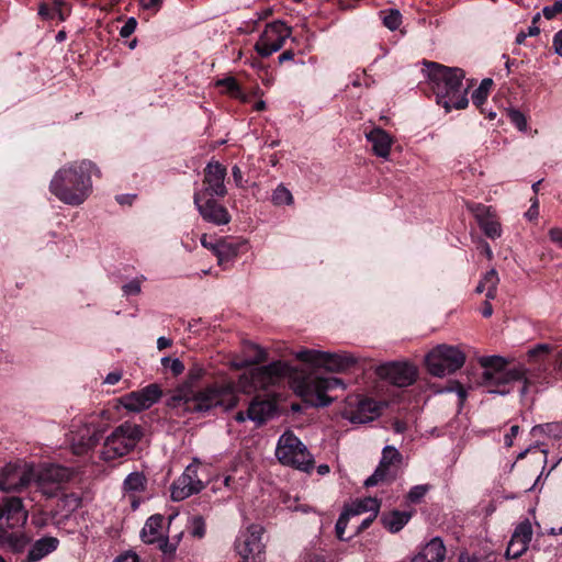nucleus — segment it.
<instances>
[{
  "mask_svg": "<svg viewBox=\"0 0 562 562\" xmlns=\"http://www.w3.org/2000/svg\"><path fill=\"white\" fill-rule=\"evenodd\" d=\"M238 395L233 382L211 384L200 391L183 384L168 398L167 405L189 413H207L215 407L228 411L237 405Z\"/></svg>",
  "mask_w": 562,
  "mask_h": 562,
  "instance_id": "obj_1",
  "label": "nucleus"
},
{
  "mask_svg": "<svg viewBox=\"0 0 562 562\" xmlns=\"http://www.w3.org/2000/svg\"><path fill=\"white\" fill-rule=\"evenodd\" d=\"M94 165L82 160L58 169L49 183V191L59 201L71 206L82 204L92 191L91 175Z\"/></svg>",
  "mask_w": 562,
  "mask_h": 562,
  "instance_id": "obj_2",
  "label": "nucleus"
},
{
  "mask_svg": "<svg viewBox=\"0 0 562 562\" xmlns=\"http://www.w3.org/2000/svg\"><path fill=\"white\" fill-rule=\"evenodd\" d=\"M426 72L431 83L437 103L445 108L462 110L469 104L468 88L463 85L464 71L458 67H447L437 63H427Z\"/></svg>",
  "mask_w": 562,
  "mask_h": 562,
  "instance_id": "obj_3",
  "label": "nucleus"
},
{
  "mask_svg": "<svg viewBox=\"0 0 562 562\" xmlns=\"http://www.w3.org/2000/svg\"><path fill=\"white\" fill-rule=\"evenodd\" d=\"M479 362L484 368L481 383L488 387L490 393L506 395L512 391L510 385L517 381H524L521 395L527 393L526 370L522 367L506 369V360L499 356L482 357Z\"/></svg>",
  "mask_w": 562,
  "mask_h": 562,
  "instance_id": "obj_4",
  "label": "nucleus"
},
{
  "mask_svg": "<svg viewBox=\"0 0 562 562\" xmlns=\"http://www.w3.org/2000/svg\"><path fill=\"white\" fill-rule=\"evenodd\" d=\"M33 474L32 486L34 491L30 492L29 499L40 504L41 498L58 497L64 483L71 479L72 471L59 464L44 463L37 467L33 464Z\"/></svg>",
  "mask_w": 562,
  "mask_h": 562,
  "instance_id": "obj_5",
  "label": "nucleus"
},
{
  "mask_svg": "<svg viewBox=\"0 0 562 562\" xmlns=\"http://www.w3.org/2000/svg\"><path fill=\"white\" fill-rule=\"evenodd\" d=\"M143 436L142 426L124 422L115 427L104 439L100 450V458L105 462H110L127 456L135 449Z\"/></svg>",
  "mask_w": 562,
  "mask_h": 562,
  "instance_id": "obj_6",
  "label": "nucleus"
},
{
  "mask_svg": "<svg viewBox=\"0 0 562 562\" xmlns=\"http://www.w3.org/2000/svg\"><path fill=\"white\" fill-rule=\"evenodd\" d=\"M293 387L304 402L316 407H325L333 402L327 392L338 387L344 389L345 383L341 379L335 376L308 374L296 381Z\"/></svg>",
  "mask_w": 562,
  "mask_h": 562,
  "instance_id": "obj_7",
  "label": "nucleus"
},
{
  "mask_svg": "<svg viewBox=\"0 0 562 562\" xmlns=\"http://www.w3.org/2000/svg\"><path fill=\"white\" fill-rule=\"evenodd\" d=\"M276 457L282 464L301 471L308 472L314 467V459L307 447L291 430L280 436Z\"/></svg>",
  "mask_w": 562,
  "mask_h": 562,
  "instance_id": "obj_8",
  "label": "nucleus"
},
{
  "mask_svg": "<svg viewBox=\"0 0 562 562\" xmlns=\"http://www.w3.org/2000/svg\"><path fill=\"white\" fill-rule=\"evenodd\" d=\"M465 355L457 347L439 345L426 356V366L430 374L442 378L463 367Z\"/></svg>",
  "mask_w": 562,
  "mask_h": 562,
  "instance_id": "obj_9",
  "label": "nucleus"
},
{
  "mask_svg": "<svg viewBox=\"0 0 562 562\" xmlns=\"http://www.w3.org/2000/svg\"><path fill=\"white\" fill-rule=\"evenodd\" d=\"M302 362L323 367L331 372H344L356 364L357 358L348 352H326L315 349H302L295 352Z\"/></svg>",
  "mask_w": 562,
  "mask_h": 562,
  "instance_id": "obj_10",
  "label": "nucleus"
},
{
  "mask_svg": "<svg viewBox=\"0 0 562 562\" xmlns=\"http://www.w3.org/2000/svg\"><path fill=\"white\" fill-rule=\"evenodd\" d=\"M263 527L252 524L240 530L235 541V549L241 562H263L265 544L262 543Z\"/></svg>",
  "mask_w": 562,
  "mask_h": 562,
  "instance_id": "obj_11",
  "label": "nucleus"
},
{
  "mask_svg": "<svg viewBox=\"0 0 562 562\" xmlns=\"http://www.w3.org/2000/svg\"><path fill=\"white\" fill-rule=\"evenodd\" d=\"M33 463L25 461L10 462L0 471V490L3 492H22L32 486Z\"/></svg>",
  "mask_w": 562,
  "mask_h": 562,
  "instance_id": "obj_12",
  "label": "nucleus"
},
{
  "mask_svg": "<svg viewBox=\"0 0 562 562\" xmlns=\"http://www.w3.org/2000/svg\"><path fill=\"white\" fill-rule=\"evenodd\" d=\"M403 457L393 446H385L382 450V457L375 471L364 481V486L372 487L380 483L392 482L395 480Z\"/></svg>",
  "mask_w": 562,
  "mask_h": 562,
  "instance_id": "obj_13",
  "label": "nucleus"
},
{
  "mask_svg": "<svg viewBox=\"0 0 562 562\" xmlns=\"http://www.w3.org/2000/svg\"><path fill=\"white\" fill-rule=\"evenodd\" d=\"M290 35L291 30L283 22L269 23L257 41L255 49L261 57H269L283 47Z\"/></svg>",
  "mask_w": 562,
  "mask_h": 562,
  "instance_id": "obj_14",
  "label": "nucleus"
},
{
  "mask_svg": "<svg viewBox=\"0 0 562 562\" xmlns=\"http://www.w3.org/2000/svg\"><path fill=\"white\" fill-rule=\"evenodd\" d=\"M203 172V188L194 193H202V195L206 198H224L227 194L225 186L227 175L226 167L217 160H211L205 166Z\"/></svg>",
  "mask_w": 562,
  "mask_h": 562,
  "instance_id": "obj_15",
  "label": "nucleus"
},
{
  "mask_svg": "<svg viewBox=\"0 0 562 562\" xmlns=\"http://www.w3.org/2000/svg\"><path fill=\"white\" fill-rule=\"evenodd\" d=\"M29 513L23 501L16 496L3 497L0 502V529L23 527Z\"/></svg>",
  "mask_w": 562,
  "mask_h": 562,
  "instance_id": "obj_16",
  "label": "nucleus"
},
{
  "mask_svg": "<svg viewBox=\"0 0 562 562\" xmlns=\"http://www.w3.org/2000/svg\"><path fill=\"white\" fill-rule=\"evenodd\" d=\"M162 395V391L158 384H149L139 391L131 392L120 398L121 405L134 413L148 409L156 404Z\"/></svg>",
  "mask_w": 562,
  "mask_h": 562,
  "instance_id": "obj_17",
  "label": "nucleus"
},
{
  "mask_svg": "<svg viewBox=\"0 0 562 562\" xmlns=\"http://www.w3.org/2000/svg\"><path fill=\"white\" fill-rule=\"evenodd\" d=\"M376 372L380 378L398 387L409 386L417 379V368L409 362L385 363L380 366Z\"/></svg>",
  "mask_w": 562,
  "mask_h": 562,
  "instance_id": "obj_18",
  "label": "nucleus"
},
{
  "mask_svg": "<svg viewBox=\"0 0 562 562\" xmlns=\"http://www.w3.org/2000/svg\"><path fill=\"white\" fill-rule=\"evenodd\" d=\"M193 202L201 217L216 226L226 225L231 222V215L227 209L217 203L214 198L203 196L202 193L193 194Z\"/></svg>",
  "mask_w": 562,
  "mask_h": 562,
  "instance_id": "obj_19",
  "label": "nucleus"
},
{
  "mask_svg": "<svg viewBox=\"0 0 562 562\" xmlns=\"http://www.w3.org/2000/svg\"><path fill=\"white\" fill-rule=\"evenodd\" d=\"M344 416L352 424H366L379 416V405L371 398L350 397Z\"/></svg>",
  "mask_w": 562,
  "mask_h": 562,
  "instance_id": "obj_20",
  "label": "nucleus"
},
{
  "mask_svg": "<svg viewBox=\"0 0 562 562\" xmlns=\"http://www.w3.org/2000/svg\"><path fill=\"white\" fill-rule=\"evenodd\" d=\"M203 488V482L198 476V465L189 464L180 477L171 486L173 501H182L199 493Z\"/></svg>",
  "mask_w": 562,
  "mask_h": 562,
  "instance_id": "obj_21",
  "label": "nucleus"
},
{
  "mask_svg": "<svg viewBox=\"0 0 562 562\" xmlns=\"http://www.w3.org/2000/svg\"><path fill=\"white\" fill-rule=\"evenodd\" d=\"M532 538V527L528 519L518 524L508 542L506 555L507 558L517 559L521 557L529 547Z\"/></svg>",
  "mask_w": 562,
  "mask_h": 562,
  "instance_id": "obj_22",
  "label": "nucleus"
},
{
  "mask_svg": "<svg viewBox=\"0 0 562 562\" xmlns=\"http://www.w3.org/2000/svg\"><path fill=\"white\" fill-rule=\"evenodd\" d=\"M292 367L284 361H273L267 366L260 367L254 373L255 383H259L262 387L277 383L280 379L292 373Z\"/></svg>",
  "mask_w": 562,
  "mask_h": 562,
  "instance_id": "obj_23",
  "label": "nucleus"
},
{
  "mask_svg": "<svg viewBox=\"0 0 562 562\" xmlns=\"http://www.w3.org/2000/svg\"><path fill=\"white\" fill-rule=\"evenodd\" d=\"M276 404L269 400L255 398L250 402L247 409V417L257 426H261L276 413Z\"/></svg>",
  "mask_w": 562,
  "mask_h": 562,
  "instance_id": "obj_24",
  "label": "nucleus"
},
{
  "mask_svg": "<svg viewBox=\"0 0 562 562\" xmlns=\"http://www.w3.org/2000/svg\"><path fill=\"white\" fill-rule=\"evenodd\" d=\"M446 558V547L443 541L436 537L416 554L411 562H443Z\"/></svg>",
  "mask_w": 562,
  "mask_h": 562,
  "instance_id": "obj_25",
  "label": "nucleus"
},
{
  "mask_svg": "<svg viewBox=\"0 0 562 562\" xmlns=\"http://www.w3.org/2000/svg\"><path fill=\"white\" fill-rule=\"evenodd\" d=\"M94 429L83 426L70 438L71 449L75 454H83L97 443Z\"/></svg>",
  "mask_w": 562,
  "mask_h": 562,
  "instance_id": "obj_26",
  "label": "nucleus"
},
{
  "mask_svg": "<svg viewBox=\"0 0 562 562\" xmlns=\"http://www.w3.org/2000/svg\"><path fill=\"white\" fill-rule=\"evenodd\" d=\"M59 546V540L55 537H43L36 540L30 548L26 557L27 562H37L52 552Z\"/></svg>",
  "mask_w": 562,
  "mask_h": 562,
  "instance_id": "obj_27",
  "label": "nucleus"
},
{
  "mask_svg": "<svg viewBox=\"0 0 562 562\" xmlns=\"http://www.w3.org/2000/svg\"><path fill=\"white\" fill-rule=\"evenodd\" d=\"M367 139L372 144L373 153L384 159L390 156L392 137L382 128H373L367 134Z\"/></svg>",
  "mask_w": 562,
  "mask_h": 562,
  "instance_id": "obj_28",
  "label": "nucleus"
},
{
  "mask_svg": "<svg viewBox=\"0 0 562 562\" xmlns=\"http://www.w3.org/2000/svg\"><path fill=\"white\" fill-rule=\"evenodd\" d=\"M162 524H164V517L161 515H153L150 516L142 531H140V538L145 543L153 544L156 543L162 535Z\"/></svg>",
  "mask_w": 562,
  "mask_h": 562,
  "instance_id": "obj_29",
  "label": "nucleus"
},
{
  "mask_svg": "<svg viewBox=\"0 0 562 562\" xmlns=\"http://www.w3.org/2000/svg\"><path fill=\"white\" fill-rule=\"evenodd\" d=\"M29 542V537L23 532L9 531V528L0 529V547H5L13 552H21Z\"/></svg>",
  "mask_w": 562,
  "mask_h": 562,
  "instance_id": "obj_30",
  "label": "nucleus"
},
{
  "mask_svg": "<svg viewBox=\"0 0 562 562\" xmlns=\"http://www.w3.org/2000/svg\"><path fill=\"white\" fill-rule=\"evenodd\" d=\"M345 509L353 516H358L364 513H375L378 514L380 510V502L373 497H366L362 499H357L352 502L350 505L345 506Z\"/></svg>",
  "mask_w": 562,
  "mask_h": 562,
  "instance_id": "obj_31",
  "label": "nucleus"
},
{
  "mask_svg": "<svg viewBox=\"0 0 562 562\" xmlns=\"http://www.w3.org/2000/svg\"><path fill=\"white\" fill-rule=\"evenodd\" d=\"M411 519V514L406 512L393 510L382 516V524L391 532L400 531Z\"/></svg>",
  "mask_w": 562,
  "mask_h": 562,
  "instance_id": "obj_32",
  "label": "nucleus"
},
{
  "mask_svg": "<svg viewBox=\"0 0 562 562\" xmlns=\"http://www.w3.org/2000/svg\"><path fill=\"white\" fill-rule=\"evenodd\" d=\"M239 246L234 243H220L213 247L220 266L232 261L238 255Z\"/></svg>",
  "mask_w": 562,
  "mask_h": 562,
  "instance_id": "obj_33",
  "label": "nucleus"
},
{
  "mask_svg": "<svg viewBox=\"0 0 562 562\" xmlns=\"http://www.w3.org/2000/svg\"><path fill=\"white\" fill-rule=\"evenodd\" d=\"M146 483H147V480H146V476L143 472H138V471H135V472H132L130 473L124 482H123V490L125 492H142L145 490L146 487Z\"/></svg>",
  "mask_w": 562,
  "mask_h": 562,
  "instance_id": "obj_34",
  "label": "nucleus"
},
{
  "mask_svg": "<svg viewBox=\"0 0 562 562\" xmlns=\"http://www.w3.org/2000/svg\"><path fill=\"white\" fill-rule=\"evenodd\" d=\"M493 86V80L491 78H485L481 81L479 88H476L472 93V101L476 106H482L486 101L491 88Z\"/></svg>",
  "mask_w": 562,
  "mask_h": 562,
  "instance_id": "obj_35",
  "label": "nucleus"
},
{
  "mask_svg": "<svg viewBox=\"0 0 562 562\" xmlns=\"http://www.w3.org/2000/svg\"><path fill=\"white\" fill-rule=\"evenodd\" d=\"M481 280L486 286V299L494 300L496 297L497 285L499 283L497 271L495 269H491Z\"/></svg>",
  "mask_w": 562,
  "mask_h": 562,
  "instance_id": "obj_36",
  "label": "nucleus"
},
{
  "mask_svg": "<svg viewBox=\"0 0 562 562\" xmlns=\"http://www.w3.org/2000/svg\"><path fill=\"white\" fill-rule=\"evenodd\" d=\"M552 351V346L549 344H538L528 350V360L530 362L540 363L544 361Z\"/></svg>",
  "mask_w": 562,
  "mask_h": 562,
  "instance_id": "obj_37",
  "label": "nucleus"
},
{
  "mask_svg": "<svg viewBox=\"0 0 562 562\" xmlns=\"http://www.w3.org/2000/svg\"><path fill=\"white\" fill-rule=\"evenodd\" d=\"M271 201L274 205H291L293 204V195L291 191L280 183L273 191Z\"/></svg>",
  "mask_w": 562,
  "mask_h": 562,
  "instance_id": "obj_38",
  "label": "nucleus"
},
{
  "mask_svg": "<svg viewBox=\"0 0 562 562\" xmlns=\"http://www.w3.org/2000/svg\"><path fill=\"white\" fill-rule=\"evenodd\" d=\"M217 87H223L225 92L236 99H244L241 89L234 77H226L216 81Z\"/></svg>",
  "mask_w": 562,
  "mask_h": 562,
  "instance_id": "obj_39",
  "label": "nucleus"
},
{
  "mask_svg": "<svg viewBox=\"0 0 562 562\" xmlns=\"http://www.w3.org/2000/svg\"><path fill=\"white\" fill-rule=\"evenodd\" d=\"M479 226L484 232V234L492 239L498 238L502 235L499 223L495 221L492 216L486 218Z\"/></svg>",
  "mask_w": 562,
  "mask_h": 562,
  "instance_id": "obj_40",
  "label": "nucleus"
},
{
  "mask_svg": "<svg viewBox=\"0 0 562 562\" xmlns=\"http://www.w3.org/2000/svg\"><path fill=\"white\" fill-rule=\"evenodd\" d=\"M402 23V14L398 10L390 9L384 12L383 24L391 31H395Z\"/></svg>",
  "mask_w": 562,
  "mask_h": 562,
  "instance_id": "obj_41",
  "label": "nucleus"
},
{
  "mask_svg": "<svg viewBox=\"0 0 562 562\" xmlns=\"http://www.w3.org/2000/svg\"><path fill=\"white\" fill-rule=\"evenodd\" d=\"M507 115L513 125H515L520 132H526L528 123L525 114L516 109H509Z\"/></svg>",
  "mask_w": 562,
  "mask_h": 562,
  "instance_id": "obj_42",
  "label": "nucleus"
},
{
  "mask_svg": "<svg viewBox=\"0 0 562 562\" xmlns=\"http://www.w3.org/2000/svg\"><path fill=\"white\" fill-rule=\"evenodd\" d=\"M164 368L169 369L175 375H179L183 372L184 366L178 358L164 357L161 359Z\"/></svg>",
  "mask_w": 562,
  "mask_h": 562,
  "instance_id": "obj_43",
  "label": "nucleus"
},
{
  "mask_svg": "<svg viewBox=\"0 0 562 562\" xmlns=\"http://www.w3.org/2000/svg\"><path fill=\"white\" fill-rule=\"evenodd\" d=\"M350 517H351V515L344 508L342 513L340 514L339 518L337 519L335 529H336L337 538L340 540H346L345 530L347 528Z\"/></svg>",
  "mask_w": 562,
  "mask_h": 562,
  "instance_id": "obj_44",
  "label": "nucleus"
},
{
  "mask_svg": "<svg viewBox=\"0 0 562 562\" xmlns=\"http://www.w3.org/2000/svg\"><path fill=\"white\" fill-rule=\"evenodd\" d=\"M190 533L195 538H203L205 535V521L201 516H195L191 520Z\"/></svg>",
  "mask_w": 562,
  "mask_h": 562,
  "instance_id": "obj_45",
  "label": "nucleus"
},
{
  "mask_svg": "<svg viewBox=\"0 0 562 562\" xmlns=\"http://www.w3.org/2000/svg\"><path fill=\"white\" fill-rule=\"evenodd\" d=\"M429 486L427 484L424 485H415L413 486L407 495V498L412 503H418L428 492Z\"/></svg>",
  "mask_w": 562,
  "mask_h": 562,
  "instance_id": "obj_46",
  "label": "nucleus"
},
{
  "mask_svg": "<svg viewBox=\"0 0 562 562\" xmlns=\"http://www.w3.org/2000/svg\"><path fill=\"white\" fill-rule=\"evenodd\" d=\"M140 290H142V280L138 278H135V279L128 281L127 283H125L122 286V291H123L124 295H126V296L137 295L140 293Z\"/></svg>",
  "mask_w": 562,
  "mask_h": 562,
  "instance_id": "obj_47",
  "label": "nucleus"
},
{
  "mask_svg": "<svg viewBox=\"0 0 562 562\" xmlns=\"http://www.w3.org/2000/svg\"><path fill=\"white\" fill-rule=\"evenodd\" d=\"M469 209L474 214L479 225L491 216L490 209L483 204H473Z\"/></svg>",
  "mask_w": 562,
  "mask_h": 562,
  "instance_id": "obj_48",
  "label": "nucleus"
},
{
  "mask_svg": "<svg viewBox=\"0 0 562 562\" xmlns=\"http://www.w3.org/2000/svg\"><path fill=\"white\" fill-rule=\"evenodd\" d=\"M562 13V0H557L553 4L542 9V14L547 20H552Z\"/></svg>",
  "mask_w": 562,
  "mask_h": 562,
  "instance_id": "obj_49",
  "label": "nucleus"
},
{
  "mask_svg": "<svg viewBox=\"0 0 562 562\" xmlns=\"http://www.w3.org/2000/svg\"><path fill=\"white\" fill-rule=\"evenodd\" d=\"M250 348L254 349L255 355L251 357V359L244 361L245 366L260 363L266 360L267 355L262 348H260L256 345H251Z\"/></svg>",
  "mask_w": 562,
  "mask_h": 562,
  "instance_id": "obj_50",
  "label": "nucleus"
},
{
  "mask_svg": "<svg viewBox=\"0 0 562 562\" xmlns=\"http://www.w3.org/2000/svg\"><path fill=\"white\" fill-rule=\"evenodd\" d=\"M66 5L65 0H54L53 14H57L60 21H64L69 15V10L65 9Z\"/></svg>",
  "mask_w": 562,
  "mask_h": 562,
  "instance_id": "obj_51",
  "label": "nucleus"
},
{
  "mask_svg": "<svg viewBox=\"0 0 562 562\" xmlns=\"http://www.w3.org/2000/svg\"><path fill=\"white\" fill-rule=\"evenodd\" d=\"M137 21L135 18H128L120 30V35L123 38L130 37L136 30Z\"/></svg>",
  "mask_w": 562,
  "mask_h": 562,
  "instance_id": "obj_52",
  "label": "nucleus"
},
{
  "mask_svg": "<svg viewBox=\"0 0 562 562\" xmlns=\"http://www.w3.org/2000/svg\"><path fill=\"white\" fill-rule=\"evenodd\" d=\"M156 543H158V548L165 554H173L177 550V544L169 541L168 537H161Z\"/></svg>",
  "mask_w": 562,
  "mask_h": 562,
  "instance_id": "obj_53",
  "label": "nucleus"
},
{
  "mask_svg": "<svg viewBox=\"0 0 562 562\" xmlns=\"http://www.w3.org/2000/svg\"><path fill=\"white\" fill-rule=\"evenodd\" d=\"M140 7L144 10L157 12L162 3V0H139Z\"/></svg>",
  "mask_w": 562,
  "mask_h": 562,
  "instance_id": "obj_54",
  "label": "nucleus"
},
{
  "mask_svg": "<svg viewBox=\"0 0 562 562\" xmlns=\"http://www.w3.org/2000/svg\"><path fill=\"white\" fill-rule=\"evenodd\" d=\"M232 176H233V179H234V182H235L236 187H238V188H244L245 187L243 171L239 168V166L234 165L232 167Z\"/></svg>",
  "mask_w": 562,
  "mask_h": 562,
  "instance_id": "obj_55",
  "label": "nucleus"
},
{
  "mask_svg": "<svg viewBox=\"0 0 562 562\" xmlns=\"http://www.w3.org/2000/svg\"><path fill=\"white\" fill-rule=\"evenodd\" d=\"M552 46L554 52L562 57V30L553 35Z\"/></svg>",
  "mask_w": 562,
  "mask_h": 562,
  "instance_id": "obj_56",
  "label": "nucleus"
},
{
  "mask_svg": "<svg viewBox=\"0 0 562 562\" xmlns=\"http://www.w3.org/2000/svg\"><path fill=\"white\" fill-rule=\"evenodd\" d=\"M519 432V426L514 425L510 427L509 432L505 435L504 437V443L506 447L513 446V439L518 435Z\"/></svg>",
  "mask_w": 562,
  "mask_h": 562,
  "instance_id": "obj_57",
  "label": "nucleus"
},
{
  "mask_svg": "<svg viewBox=\"0 0 562 562\" xmlns=\"http://www.w3.org/2000/svg\"><path fill=\"white\" fill-rule=\"evenodd\" d=\"M550 239L562 247V228L553 227L549 231Z\"/></svg>",
  "mask_w": 562,
  "mask_h": 562,
  "instance_id": "obj_58",
  "label": "nucleus"
},
{
  "mask_svg": "<svg viewBox=\"0 0 562 562\" xmlns=\"http://www.w3.org/2000/svg\"><path fill=\"white\" fill-rule=\"evenodd\" d=\"M114 562H138V557L134 552H126L124 554L119 555Z\"/></svg>",
  "mask_w": 562,
  "mask_h": 562,
  "instance_id": "obj_59",
  "label": "nucleus"
},
{
  "mask_svg": "<svg viewBox=\"0 0 562 562\" xmlns=\"http://www.w3.org/2000/svg\"><path fill=\"white\" fill-rule=\"evenodd\" d=\"M122 379V373L120 371L110 372L105 379L104 383L109 385L116 384Z\"/></svg>",
  "mask_w": 562,
  "mask_h": 562,
  "instance_id": "obj_60",
  "label": "nucleus"
},
{
  "mask_svg": "<svg viewBox=\"0 0 562 562\" xmlns=\"http://www.w3.org/2000/svg\"><path fill=\"white\" fill-rule=\"evenodd\" d=\"M38 15L44 19V20H48V19H53L54 18V14H53V10L49 9L47 7V4L45 3H42L38 8Z\"/></svg>",
  "mask_w": 562,
  "mask_h": 562,
  "instance_id": "obj_61",
  "label": "nucleus"
},
{
  "mask_svg": "<svg viewBox=\"0 0 562 562\" xmlns=\"http://www.w3.org/2000/svg\"><path fill=\"white\" fill-rule=\"evenodd\" d=\"M376 516H378V514L372 513L368 518L363 519L358 527V531H362V530L369 528V526L372 524V521L375 519Z\"/></svg>",
  "mask_w": 562,
  "mask_h": 562,
  "instance_id": "obj_62",
  "label": "nucleus"
},
{
  "mask_svg": "<svg viewBox=\"0 0 562 562\" xmlns=\"http://www.w3.org/2000/svg\"><path fill=\"white\" fill-rule=\"evenodd\" d=\"M171 346V340L169 338H166V337H159L157 339V348L159 350H162V349H166L168 347Z\"/></svg>",
  "mask_w": 562,
  "mask_h": 562,
  "instance_id": "obj_63",
  "label": "nucleus"
},
{
  "mask_svg": "<svg viewBox=\"0 0 562 562\" xmlns=\"http://www.w3.org/2000/svg\"><path fill=\"white\" fill-rule=\"evenodd\" d=\"M491 300H487L484 302V305H483V308H482V315L484 317H490L492 316L493 314V307H492V304L490 303Z\"/></svg>",
  "mask_w": 562,
  "mask_h": 562,
  "instance_id": "obj_64",
  "label": "nucleus"
}]
</instances>
